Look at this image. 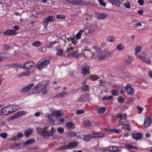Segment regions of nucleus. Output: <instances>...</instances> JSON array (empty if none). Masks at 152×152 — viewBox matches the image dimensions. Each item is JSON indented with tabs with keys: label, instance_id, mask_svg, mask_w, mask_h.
I'll return each instance as SVG.
<instances>
[{
	"label": "nucleus",
	"instance_id": "f257e3e1",
	"mask_svg": "<svg viewBox=\"0 0 152 152\" xmlns=\"http://www.w3.org/2000/svg\"><path fill=\"white\" fill-rule=\"evenodd\" d=\"M46 83L42 81L39 83L33 88L32 90L33 93L35 94L41 92L42 94H46L47 91L46 89Z\"/></svg>",
	"mask_w": 152,
	"mask_h": 152
},
{
	"label": "nucleus",
	"instance_id": "f03ea898",
	"mask_svg": "<svg viewBox=\"0 0 152 152\" xmlns=\"http://www.w3.org/2000/svg\"><path fill=\"white\" fill-rule=\"evenodd\" d=\"M14 50L11 47L5 45L4 46V50L0 54V61L3 58H7L12 56L13 55Z\"/></svg>",
	"mask_w": 152,
	"mask_h": 152
},
{
	"label": "nucleus",
	"instance_id": "7ed1b4c3",
	"mask_svg": "<svg viewBox=\"0 0 152 152\" xmlns=\"http://www.w3.org/2000/svg\"><path fill=\"white\" fill-rule=\"evenodd\" d=\"M50 62L49 58H44L39 61L36 66L39 70H41L45 67Z\"/></svg>",
	"mask_w": 152,
	"mask_h": 152
},
{
	"label": "nucleus",
	"instance_id": "20e7f679",
	"mask_svg": "<svg viewBox=\"0 0 152 152\" xmlns=\"http://www.w3.org/2000/svg\"><path fill=\"white\" fill-rule=\"evenodd\" d=\"M110 55L109 52L107 50L98 52L97 55L98 60L99 61H102L105 59L107 56Z\"/></svg>",
	"mask_w": 152,
	"mask_h": 152
},
{
	"label": "nucleus",
	"instance_id": "39448f33",
	"mask_svg": "<svg viewBox=\"0 0 152 152\" xmlns=\"http://www.w3.org/2000/svg\"><path fill=\"white\" fill-rule=\"evenodd\" d=\"M74 49L72 47L69 46L67 48L66 52L69 56L71 55L75 57H78L79 54L78 53V50H75L73 51Z\"/></svg>",
	"mask_w": 152,
	"mask_h": 152
},
{
	"label": "nucleus",
	"instance_id": "423d86ee",
	"mask_svg": "<svg viewBox=\"0 0 152 152\" xmlns=\"http://www.w3.org/2000/svg\"><path fill=\"white\" fill-rule=\"evenodd\" d=\"M12 113L9 106L6 107L0 110V115H6Z\"/></svg>",
	"mask_w": 152,
	"mask_h": 152
},
{
	"label": "nucleus",
	"instance_id": "0eeeda50",
	"mask_svg": "<svg viewBox=\"0 0 152 152\" xmlns=\"http://www.w3.org/2000/svg\"><path fill=\"white\" fill-rule=\"evenodd\" d=\"M125 90L127 94L130 95H132L134 93V89L132 88L131 84H128L125 87Z\"/></svg>",
	"mask_w": 152,
	"mask_h": 152
},
{
	"label": "nucleus",
	"instance_id": "6e6552de",
	"mask_svg": "<svg viewBox=\"0 0 152 152\" xmlns=\"http://www.w3.org/2000/svg\"><path fill=\"white\" fill-rule=\"evenodd\" d=\"M34 65V63L32 61H28L24 63L23 67L25 69L29 70Z\"/></svg>",
	"mask_w": 152,
	"mask_h": 152
},
{
	"label": "nucleus",
	"instance_id": "1a4fd4ad",
	"mask_svg": "<svg viewBox=\"0 0 152 152\" xmlns=\"http://www.w3.org/2000/svg\"><path fill=\"white\" fill-rule=\"evenodd\" d=\"M116 117L121 118V120L119 122V125H124V124L123 122H122V120L125 119L126 118V114L125 113L117 114Z\"/></svg>",
	"mask_w": 152,
	"mask_h": 152
},
{
	"label": "nucleus",
	"instance_id": "9d476101",
	"mask_svg": "<svg viewBox=\"0 0 152 152\" xmlns=\"http://www.w3.org/2000/svg\"><path fill=\"white\" fill-rule=\"evenodd\" d=\"M90 67L88 65H86L81 69V73L82 74H90L89 72Z\"/></svg>",
	"mask_w": 152,
	"mask_h": 152
},
{
	"label": "nucleus",
	"instance_id": "9b49d317",
	"mask_svg": "<svg viewBox=\"0 0 152 152\" xmlns=\"http://www.w3.org/2000/svg\"><path fill=\"white\" fill-rule=\"evenodd\" d=\"M152 121L151 118L149 117H147L144 120V126L145 127L147 128V127L151 124Z\"/></svg>",
	"mask_w": 152,
	"mask_h": 152
},
{
	"label": "nucleus",
	"instance_id": "f8f14e48",
	"mask_svg": "<svg viewBox=\"0 0 152 152\" xmlns=\"http://www.w3.org/2000/svg\"><path fill=\"white\" fill-rule=\"evenodd\" d=\"M27 112L24 111H19L15 113L14 116V118H17L22 115H26Z\"/></svg>",
	"mask_w": 152,
	"mask_h": 152
},
{
	"label": "nucleus",
	"instance_id": "ddd939ff",
	"mask_svg": "<svg viewBox=\"0 0 152 152\" xmlns=\"http://www.w3.org/2000/svg\"><path fill=\"white\" fill-rule=\"evenodd\" d=\"M52 114L53 115V116L56 118L60 117L62 115L61 112L59 110H56L52 112Z\"/></svg>",
	"mask_w": 152,
	"mask_h": 152
},
{
	"label": "nucleus",
	"instance_id": "4468645a",
	"mask_svg": "<svg viewBox=\"0 0 152 152\" xmlns=\"http://www.w3.org/2000/svg\"><path fill=\"white\" fill-rule=\"evenodd\" d=\"M94 138L93 134H88L84 135L83 138V140L85 142H88L90 141L91 140Z\"/></svg>",
	"mask_w": 152,
	"mask_h": 152
},
{
	"label": "nucleus",
	"instance_id": "2eb2a0df",
	"mask_svg": "<svg viewBox=\"0 0 152 152\" xmlns=\"http://www.w3.org/2000/svg\"><path fill=\"white\" fill-rule=\"evenodd\" d=\"M132 137L134 139L136 140H139L142 138V135L141 133H139L132 134Z\"/></svg>",
	"mask_w": 152,
	"mask_h": 152
},
{
	"label": "nucleus",
	"instance_id": "dca6fc26",
	"mask_svg": "<svg viewBox=\"0 0 152 152\" xmlns=\"http://www.w3.org/2000/svg\"><path fill=\"white\" fill-rule=\"evenodd\" d=\"M3 33L5 35H14L17 34V32L14 30H8L4 31Z\"/></svg>",
	"mask_w": 152,
	"mask_h": 152
},
{
	"label": "nucleus",
	"instance_id": "f3484780",
	"mask_svg": "<svg viewBox=\"0 0 152 152\" xmlns=\"http://www.w3.org/2000/svg\"><path fill=\"white\" fill-rule=\"evenodd\" d=\"M34 84L31 83L28 85L27 86H25L24 88L22 89V92H26L29 91L33 86Z\"/></svg>",
	"mask_w": 152,
	"mask_h": 152
},
{
	"label": "nucleus",
	"instance_id": "a211bd4d",
	"mask_svg": "<svg viewBox=\"0 0 152 152\" xmlns=\"http://www.w3.org/2000/svg\"><path fill=\"white\" fill-rule=\"evenodd\" d=\"M42 134L44 136H51L53 134V132H48L45 130H43L42 131Z\"/></svg>",
	"mask_w": 152,
	"mask_h": 152
},
{
	"label": "nucleus",
	"instance_id": "6ab92c4d",
	"mask_svg": "<svg viewBox=\"0 0 152 152\" xmlns=\"http://www.w3.org/2000/svg\"><path fill=\"white\" fill-rule=\"evenodd\" d=\"M108 150L110 151L117 152L119 151L118 147L115 146H110L109 147Z\"/></svg>",
	"mask_w": 152,
	"mask_h": 152
},
{
	"label": "nucleus",
	"instance_id": "aec40b11",
	"mask_svg": "<svg viewBox=\"0 0 152 152\" xmlns=\"http://www.w3.org/2000/svg\"><path fill=\"white\" fill-rule=\"evenodd\" d=\"M12 113L16 111L19 108V107L17 105H11L9 106Z\"/></svg>",
	"mask_w": 152,
	"mask_h": 152
},
{
	"label": "nucleus",
	"instance_id": "412c9836",
	"mask_svg": "<svg viewBox=\"0 0 152 152\" xmlns=\"http://www.w3.org/2000/svg\"><path fill=\"white\" fill-rule=\"evenodd\" d=\"M73 5H81L84 3V1L82 0H74Z\"/></svg>",
	"mask_w": 152,
	"mask_h": 152
},
{
	"label": "nucleus",
	"instance_id": "4be33fe9",
	"mask_svg": "<svg viewBox=\"0 0 152 152\" xmlns=\"http://www.w3.org/2000/svg\"><path fill=\"white\" fill-rule=\"evenodd\" d=\"M85 30H80L79 31L75 36V38L77 39H79L81 38V35L82 33L85 31Z\"/></svg>",
	"mask_w": 152,
	"mask_h": 152
},
{
	"label": "nucleus",
	"instance_id": "5701e85b",
	"mask_svg": "<svg viewBox=\"0 0 152 152\" xmlns=\"http://www.w3.org/2000/svg\"><path fill=\"white\" fill-rule=\"evenodd\" d=\"M84 56L88 58H90L92 57L93 53L90 51L86 50L85 51Z\"/></svg>",
	"mask_w": 152,
	"mask_h": 152
},
{
	"label": "nucleus",
	"instance_id": "b1692460",
	"mask_svg": "<svg viewBox=\"0 0 152 152\" xmlns=\"http://www.w3.org/2000/svg\"><path fill=\"white\" fill-rule=\"evenodd\" d=\"M58 45L57 42L56 41H53L50 42H49L48 47L49 48H54V47L56 46V45Z\"/></svg>",
	"mask_w": 152,
	"mask_h": 152
},
{
	"label": "nucleus",
	"instance_id": "393cba45",
	"mask_svg": "<svg viewBox=\"0 0 152 152\" xmlns=\"http://www.w3.org/2000/svg\"><path fill=\"white\" fill-rule=\"evenodd\" d=\"M74 124L72 122L67 123L65 125V126L67 129H70L72 127H74Z\"/></svg>",
	"mask_w": 152,
	"mask_h": 152
},
{
	"label": "nucleus",
	"instance_id": "a878e982",
	"mask_svg": "<svg viewBox=\"0 0 152 152\" xmlns=\"http://www.w3.org/2000/svg\"><path fill=\"white\" fill-rule=\"evenodd\" d=\"M106 108L105 107H100L97 110V112L98 114L103 113L106 111Z\"/></svg>",
	"mask_w": 152,
	"mask_h": 152
},
{
	"label": "nucleus",
	"instance_id": "bb28decb",
	"mask_svg": "<svg viewBox=\"0 0 152 152\" xmlns=\"http://www.w3.org/2000/svg\"><path fill=\"white\" fill-rule=\"evenodd\" d=\"M125 147L129 149H133L135 150H137L138 149L137 147L133 146L129 144H126Z\"/></svg>",
	"mask_w": 152,
	"mask_h": 152
},
{
	"label": "nucleus",
	"instance_id": "cd10ccee",
	"mask_svg": "<svg viewBox=\"0 0 152 152\" xmlns=\"http://www.w3.org/2000/svg\"><path fill=\"white\" fill-rule=\"evenodd\" d=\"M94 138L96 137L100 138L104 137V134L102 133L92 134Z\"/></svg>",
	"mask_w": 152,
	"mask_h": 152
},
{
	"label": "nucleus",
	"instance_id": "c85d7f7f",
	"mask_svg": "<svg viewBox=\"0 0 152 152\" xmlns=\"http://www.w3.org/2000/svg\"><path fill=\"white\" fill-rule=\"evenodd\" d=\"M77 145V143L76 142H72L69 143V149L72 148L76 146Z\"/></svg>",
	"mask_w": 152,
	"mask_h": 152
},
{
	"label": "nucleus",
	"instance_id": "c756f323",
	"mask_svg": "<svg viewBox=\"0 0 152 152\" xmlns=\"http://www.w3.org/2000/svg\"><path fill=\"white\" fill-rule=\"evenodd\" d=\"M141 49L142 47L140 46H138L135 49V55L136 56H137V55H138V54L140 52Z\"/></svg>",
	"mask_w": 152,
	"mask_h": 152
},
{
	"label": "nucleus",
	"instance_id": "7c9ffc66",
	"mask_svg": "<svg viewBox=\"0 0 152 152\" xmlns=\"http://www.w3.org/2000/svg\"><path fill=\"white\" fill-rule=\"evenodd\" d=\"M132 59V57L131 56H127L125 59V61L127 64H129L131 62Z\"/></svg>",
	"mask_w": 152,
	"mask_h": 152
},
{
	"label": "nucleus",
	"instance_id": "2f4dec72",
	"mask_svg": "<svg viewBox=\"0 0 152 152\" xmlns=\"http://www.w3.org/2000/svg\"><path fill=\"white\" fill-rule=\"evenodd\" d=\"M146 56L145 53H142L140 55H137L136 57L137 58H140L141 59H144L145 58Z\"/></svg>",
	"mask_w": 152,
	"mask_h": 152
},
{
	"label": "nucleus",
	"instance_id": "473e14b6",
	"mask_svg": "<svg viewBox=\"0 0 152 152\" xmlns=\"http://www.w3.org/2000/svg\"><path fill=\"white\" fill-rule=\"evenodd\" d=\"M32 130L31 129H28L25 132V135L26 137H28L30 134H32Z\"/></svg>",
	"mask_w": 152,
	"mask_h": 152
},
{
	"label": "nucleus",
	"instance_id": "72a5a7b5",
	"mask_svg": "<svg viewBox=\"0 0 152 152\" xmlns=\"http://www.w3.org/2000/svg\"><path fill=\"white\" fill-rule=\"evenodd\" d=\"M124 46L121 44H120L117 46L116 49L119 51H121L124 49Z\"/></svg>",
	"mask_w": 152,
	"mask_h": 152
},
{
	"label": "nucleus",
	"instance_id": "f704fd0d",
	"mask_svg": "<svg viewBox=\"0 0 152 152\" xmlns=\"http://www.w3.org/2000/svg\"><path fill=\"white\" fill-rule=\"evenodd\" d=\"M46 18L48 20L49 22L54 21L56 19L55 17L52 15L49 16Z\"/></svg>",
	"mask_w": 152,
	"mask_h": 152
},
{
	"label": "nucleus",
	"instance_id": "c9c22d12",
	"mask_svg": "<svg viewBox=\"0 0 152 152\" xmlns=\"http://www.w3.org/2000/svg\"><path fill=\"white\" fill-rule=\"evenodd\" d=\"M34 142L35 140L34 139H29L24 143V145H29L34 143Z\"/></svg>",
	"mask_w": 152,
	"mask_h": 152
},
{
	"label": "nucleus",
	"instance_id": "e433bc0d",
	"mask_svg": "<svg viewBox=\"0 0 152 152\" xmlns=\"http://www.w3.org/2000/svg\"><path fill=\"white\" fill-rule=\"evenodd\" d=\"M41 44V42L39 41H36L32 43V45L34 47H39Z\"/></svg>",
	"mask_w": 152,
	"mask_h": 152
},
{
	"label": "nucleus",
	"instance_id": "4c0bfd02",
	"mask_svg": "<svg viewBox=\"0 0 152 152\" xmlns=\"http://www.w3.org/2000/svg\"><path fill=\"white\" fill-rule=\"evenodd\" d=\"M107 15L105 14L102 13L100 14L99 17V18L101 20L104 19Z\"/></svg>",
	"mask_w": 152,
	"mask_h": 152
},
{
	"label": "nucleus",
	"instance_id": "58836bf2",
	"mask_svg": "<svg viewBox=\"0 0 152 152\" xmlns=\"http://www.w3.org/2000/svg\"><path fill=\"white\" fill-rule=\"evenodd\" d=\"M107 39L108 41L111 42H114L115 40V38L112 36H110L107 37Z\"/></svg>",
	"mask_w": 152,
	"mask_h": 152
},
{
	"label": "nucleus",
	"instance_id": "ea45409f",
	"mask_svg": "<svg viewBox=\"0 0 152 152\" xmlns=\"http://www.w3.org/2000/svg\"><path fill=\"white\" fill-rule=\"evenodd\" d=\"M86 101L85 99V97L84 96H80L79 99L77 100V102H83Z\"/></svg>",
	"mask_w": 152,
	"mask_h": 152
},
{
	"label": "nucleus",
	"instance_id": "a19ab883",
	"mask_svg": "<svg viewBox=\"0 0 152 152\" xmlns=\"http://www.w3.org/2000/svg\"><path fill=\"white\" fill-rule=\"evenodd\" d=\"M82 90L86 91H88L89 89V86L88 85H84L82 87Z\"/></svg>",
	"mask_w": 152,
	"mask_h": 152
},
{
	"label": "nucleus",
	"instance_id": "79ce46f5",
	"mask_svg": "<svg viewBox=\"0 0 152 152\" xmlns=\"http://www.w3.org/2000/svg\"><path fill=\"white\" fill-rule=\"evenodd\" d=\"M63 51L60 49H58L57 50V55L59 56H63Z\"/></svg>",
	"mask_w": 152,
	"mask_h": 152
},
{
	"label": "nucleus",
	"instance_id": "37998d69",
	"mask_svg": "<svg viewBox=\"0 0 152 152\" xmlns=\"http://www.w3.org/2000/svg\"><path fill=\"white\" fill-rule=\"evenodd\" d=\"M113 98V96H110L108 97L107 96H105L104 97L102 100L103 101H105L106 100H110L112 99Z\"/></svg>",
	"mask_w": 152,
	"mask_h": 152
},
{
	"label": "nucleus",
	"instance_id": "c03bdc74",
	"mask_svg": "<svg viewBox=\"0 0 152 152\" xmlns=\"http://www.w3.org/2000/svg\"><path fill=\"white\" fill-rule=\"evenodd\" d=\"M110 92L115 96H117L118 95V93L116 90H113L111 91Z\"/></svg>",
	"mask_w": 152,
	"mask_h": 152
},
{
	"label": "nucleus",
	"instance_id": "a18cd8bd",
	"mask_svg": "<svg viewBox=\"0 0 152 152\" xmlns=\"http://www.w3.org/2000/svg\"><path fill=\"white\" fill-rule=\"evenodd\" d=\"M49 22V21L47 18H46L45 19H44L43 23V25H44V27H46L47 26Z\"/></svg>",
	"mask_w": 152,
	"mask_h": 152
},
{
	"label": "nucleus",
	"instance_id": "49530a36",
	"mask_svg": "<svg viewBox=\"0 0 152 152\" xmlns=\"http://www.w3.org/2000/svg\"><path fill=\"white\" fill-rule=\"evenodd\" d=\"M84 124L86 126H91L92 123L91 121H86L84 122Z\"/></svg>",
	"mask_w": 152,
	"mask_h": 152
},
{
	"label": "nucleus",
	"instance_id": "de8ad7c7",
	"mask_svg": "<svg viewBox=\"0 0 152 152\" xmlns=\"http://www.w3.org/2000/svg\"><path fill=\"white\" fill-rule=\"evenodd\" d=\"M53 117H54L53 116V115L52 114V112L50 114H48L47 115L48 119L50 121H53L52 120Z\"/></svg>",
	"mask_w": 152,
	"mask_h": 152
},
{
	"label": "nucleus",
	"instance_id": "09e8293b",
	"mask_svg": "<svg viewBox=\"0 0 152 152\" xmlns=\"http://www.w3.org/2000/svg\"><path fill=\"white\" fill-rule=\"evenodd\" d=\"M118 102L120 103H123L124 102V98L122 97H119L118 99Z\"/></svg>",
	"mask_w": 152,
	"mask_h": 152
},
{
	"label": "nucleus",
	"instance_id": "8fccbe9b",
	"mask_svg": "<svg viewBox=\"0 0 152 152\" xmlns=\"http://www.w3.org/2000/svg\"><path fill=\"white\" fill-rule=\"evenodd\" d=\"M110 131L113 132L117 133H119L121 132V130L120 129H113L110 130Z\"/></svg>",
	"mask_w": 152,
	"mask_h": 152
},
{
	"label": "nucleus",
	"instance_id": "3c124183",
	"mask_svg": "<svg viewBox=\"0 0 152 152\" xmlns=\"http://www.w3.org/2000/svg\"><path fill=\"white\" fill-rule=\"evenodd\" d=\"M122 128H124L127 129L129 130H130L129 125V124H125L124 126L122 127Z\"/></svg>",
	"mask_w": 152,
	"mask_h": 152
},
{
	"label": "nucleus",
	"instance_id": "603ef678",
	"mask_svg": "<svg viewBox=\"0 0 152 152\" xmlns=\"http://www.w3.org/2000/svg\"><path fill=\"white\" fill-rule=\"evenodd\" d=\"M7 134L6 133H1L0 134V137L3 138H6L7 136Z\"/></svg>",
	"mask_w": 152,
	"mask_h": 152
},
{
	"label": "nucleus",
	"instance_id": "864d4df0",
	"mask_svg": "<svg viewBox=\"0 0 152 152\" xmlns=\"http://www.w3.org/2000/svg\"><path fill=\"white\" fill-rule=\"evenodd\" d=\"M84 113V110H77L76 112V114H80L83 113Z\"/></svg>",
	"mask_w": 152,
	"mask_h": 152
},
{
	"label": "nucleus",
	"instance_id": "5fc2aeb1",
	"mask_svg": "<svg viewBox=\"0 0 152 152\" xmlns=\"http://www.w3.org/2000/svg\"><path fill=\"white\" fill-rule=\"evenodd\" d=\"M91 79L93 80H95L97 79V76L95 75H91L90 76Z\"/></svg>",
	"mask_w": 152,
	"mask_h": 152
},
{
	"label": "nucleus",
	"instance_id": "6e6d98bb",
	"mask_svg": "<svg viewBox=\"0 0 152 152\" xmlns=\"http://www.w3.org/2000/svg\"><path fill=\"white\" fill-rule=\"evenodd\" d=\"M56 18L57 19H64L65 17L63 15H57Z\"/></svg>",
	"mask_w": 152,
	"mask_h": 152
},
{
	"label": "nucleus",
	"instance_id": "4d7b16f0",
	"mask_svg": "<svg viewBox=\"0 0 152 152\" xmlns=\"http://www.w3.org/2000/svg\"><path fill=\"white\" fill-rule=\"evenodd\" d=\"M57 131L59 133H62L64 132V129L61 127H58L57 129Z\"/></svg>",
	"mask_w": 152,
	"mask_h": 152
},
{
	"label": "nucleus",
	"instance_id": "13d9d810",
	"mask_svg": "<svg viewBox=\"0 0 152 152\" xmlns=\"http://www.w3.org/2000/svg\"><path fill=\"white\" fill-rule=\"evenodd\" d=\"M124 5L125 7L127 8H130L131 6L130 5V3L129 2L125 3L124 4Z\"/></svg>",
	"mask_w": 152,
	"mask_h": 152
},
{
	"label": "nucleus",
	"instance_id": "bf43d9fd",
	"mask_svg": "<svg viewBox=\"0 0 152 152\" xmlns=\"http://www.w3.org/2000/svg\"><path fill=\"white\" fill-rule=\"evenodd\" d=\"M98 1L101 5H102L104 7L106 6V4L104 2L103 0H98Z\"/></svg>",
	"mask_w": 152,
	"mask_h": 152
},
{
	"label": "nucleus",
	"instance_id": "052dcab7",
	"mask_svg": "<svg viewBox=\"0 0 152 152\" xmlns=\"http://www.w3.org/2000/svg\"><path fill=\"white\" fill-rule=\"evenodd\" d=\"M109 1L110 2L114 4H117L119 2L118 0H109Z\"/></svg>",
	"mask_w": 152,
	"mask_h": 152
},
{
	"label": "nucleus",
	"instance_id": "680f3d73",
	"mask_svg": "<svg viewBox=\"0 0 152 152\" xmlns=\"http://www.w3.org/2000/svg\"><path fill=\"white\" fill-rule=\"evenodd\" d=\"M77 133L75 132H72L69 133V136L71 137H73L76 136Z\"/></svg>",
	"mask_w": 152,
	"mask_h": 152
},
{
	"label": "nucleus",
	"instance_id": "e2e57ef3",
	"mask_svg": "<svg viewBox=\"0 0 152 152\" xmlns=\"http://www.w3.org/2000/svg\"><path fill=\"white\" fill-rule=\"evenodd\" d=\"M61 150H64L68 149H69V145H66L62 146L61 147Z\"/></svg>",
	"mask_w": 152,
	"mask_h": 152
},
{
	"label": "nucleus",
	"instance_id": "0e129e2a",
	"mask_svg": "<svg viewBox=\"0 0 152 152\" xmlns=\"http://www.w3.org/2000/svg\"><path fill=\"white\" fill-rule=\"evenodd\" d=\"M77 39H72V43L74 45H76L77 43Z\"/></svg>",
	"mask_w": 152,
	"mask_h": 152
},
{
	"label": "nucleus",
	"instance_id": "69168bd1",
	"mask_svg": "<svg viewBox=\"0 0 152 152\" xmlns=\"http://www.w3.org/2000/svg\"><path fill=\"white\" fill-rule=\"evenodd\" d=\"M23 76H27L30 75L31 74V72L29 71H27L23 72Z\"/></svg>",
	"mask_w": 152,
	"mask_h": 152
},
{
	"label": "nucleus",
	"instance_id": "338daca9",
	"mask_svg": "<svg viewBox=\"0 0 152 152\" xmlns=\"http://www.w3.org/2000/svg\"><path fill=\"white\" fill-rule=\"evenodd\" d=\"M88 41V39L87 38H85L84 39L81 40V42L82 43H86Z\"/></svg>",
	"mask_w": 152,
	"mask_h": 152
},
{
	"label": "nucleus",
	"instance_id": "774afa93",
	"mask_svg": "<svg viewBox=\"0 0 152 152\" xmlns=\"http://www.w3.org/2000/svg\"><path fill=\"white\" fill-rule=\"evenodd\" d=\"M138 4L140 5H142L144 4V1L143 0H138Z\"/></svg>",
	"mask_w": 152,
	"mask_h": 152
}]
</instances>
